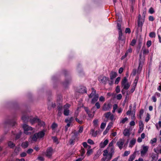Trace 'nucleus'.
<instances>
[{
    "label": "nucleus",
    "instance_id": "1",
    "mask_svg": "<svg viewBox=\"0 0 161 161\" xmlns=\"http://www.w3.org/2000/svg\"><path fill=\"white\" fill-rule=\"evenodd\" d=\"M145 21V19L142 18V16L139 14L138 16V19L137 20V29H139L140 31L142 32V26Z\"/></svg>",
    "mask_w": 161,
    "mask_h": 161
},
{
    "label": "nucleus",
    "instance_id": "2",
    "mask_svg": "<svg viewBox=\"0 0 161 161\" xmlns=\"http://www.w3.org/2000/svg\"><path fill=\"white\" fill-rule=\"evenodd\" d=\"M22 128L24 130V133L26 135L31 134V133L28 132L29 131L33 130V128L29 126L26 124H24L22 125Z\"/></svg>",
    "mask_w": 161,
    "mask_h": 161
},
{
    "label": "nucleus",
    "instance_id": "3",
    "mask_svg": "<svg viewBox=\"0 0 161 161\" xmlns=\"http://www.w3.org/2000/svg\"><path fill=\"white\" fill-rule=\"evenodd\" d=\"M30 121L31 123L32 124H33L35 123H38V125L41 126H42L43 125H45V123L44 122H42L39 119L36 118H33L32 119H30Z\"/></svg>",
    "mask_w": 161,
    "mask_h": 161
},
{
    "label": "nucleus",
    "instance_id": "4",
    "mask_svg": "<svg viewBox=\"0 0 161 161\" xmlns=\"http://www.w3.org/2000/svg\"><path fill=\"white\" fill-rule=\"evenodd\" d=\"M108 150H105L103 151V155L104 156H105V158H103L102 160L103 161H105L106 160L107 161H110L112 158H110V155L108 153Z\"/></svg>",
    "mask_w": 161,
    "mask_h": 161
},
{
    "label": "nucleus",
    "instance_id": "5",
    "mask_svg": "<svg viewBox=\"0 0 161 161\" xmlns=\"http://www.w3.org/2000/svg\"><path fill=\"white\" fill-rule=\"evenodd\" d=\"M143 58V59H140L139 60V64L137 70V74H138L140 73L143 65L144 64L145 59L144 57Z\"/></svg>",
    "mask_w": 161,
    "mask_h": 161
},
{
    "label": "nucleus",
    "instance_id": "6",
    "mask_svg": "<svg viewBox=\"0 0 161 161\" xmlns=\"http://www.w3.org/2000/svg\"><path fill=\"white\" fill-rule=\"evenodd\" d=\"M4 124L6 125H9L13 127L15 125L16 123L15 122V119L13 120L8 119L5 121Z\"/></svg>",
    "mask_w": 161,
    "mask_h": 161
},
{
    "label": "nucleus",
    "instance_id": "7",
    "mask_svg": "<svg viewBox=\"0 0 161 161\" xmlns=\"http://www.w3.org/2000/svg\"><path fill=\"white\" fill-rule=\"evenodd\" d=\"M100 83L104 85H106L107 81H109V79L106 76H103V77H100L98 79Z\"/></svg>",
    "mask_w": 161,
    "mask_h": 161
},
{
    "label": "nucleus",
    "instance_id": "8",
    "mask_svg": "<svg viewBox=\"0 0 161 161\" xmlns=\"http://www.w3.org/2000/svg\"><path fill=\"white\" fill-rule=\"evenodd\" d=\"M53 151V149L51 147H48L46 151V156L49 158H50L52 156Z\"/></svg>",
    "mask_w": 161,
    "mask_h": 161
},
{
    "label": "nucleus",
    "instance_id": "9",
    "mask_svg": "<svg viewBox=\"0 0 161 161\" xmlns=\"http://www.w3.org/2000/svg\"><path fill=\"white\" fill-rule=\"evenodd\" d=\"M106 150H108V153L110 155V158H112L114 153L115 149L114 147H108Z\"/></svg>",
    "mask_w": 161,
    "mask_h": 161
},
{
    "label": "nucleus",
    "instance_id": "10",
    "mask_svg": "<svg viewBox=\"0 0 161 161\" xmlns=\"http://www.w3.org/2000/svg\"><path fill=\"white\" fill-rule=\"evenodd\" d=\"M148 149V147L147 146H143L142 148L141 151V153L142 156L145 155L147 153Z\"/></svg>",
    "mask_w": 161,
    "mask_h": 161
},
{
    "label": "nucleus",
    "instance_id": "11",
    "mask_svg": "<svg viewBox=\"0 0 161 161\" xmlns=\"http://www.w3.org/2000/svg\"><path fill=\"white\" fill-rule=\"evenodd\" d=\"M45 130H43L42 131L36 133L37 134L38 139H40L43 137L45 135Z\"/></svg>",
    "mask_w": 161,
    "mask_h": 161
},
{
    "label": "nucleus",
    "instance_id": "12",
    "mask_svg": "<svg viewBox=\"0 0 161 161\" xmlns=\"http://www.w3.org/2000/svg\"><path fill=\"white\" fill-rule=\"evenodd\" d=\"M78 92L80 93L83 94L87 93V90L86 87L84 86L80 87L78 90Z\"/></svg>",
    "mask_w": 161,
    "mask_h": 161
},
{
    "label": "nucleus",
    "instance_id": "13",
    "mask_svg": "<svg viewBox=\"0 0 161 161\" xmlns=\"http://www.w3.org/2000/svg\"><path fill=\"white\" fill-rule=\"evenodd\" d=\"M111 108V104L108 103L107 104L105 103L104 104L103 107V110L104 111H107L110 109Z\"/></svg>",
    "mask_w": 161,
    "mask_h": 161
},
{
    "label": "nucleus",
    "instance_id": "14",
    "mask_svg": "<svg viewBox=\"0 0 161 161\" xmlns=\"http://www.w3.org/2000/svg\"><path fill=\"white\" fill-rule=\"evenodd\" d=\"M124 144V141L122 139H120L119 141L117 142L116 145L118 146L119 149L121 150Z\"/></svg>",
    "mask_w": 161,
    "mask_h": 161
},
{
    "label": "nucleus",
    "instance_id": "15",
    "mask_svg": "<svg viewBox=\"0 0 161 161\" xmlns=\"http://www.w3.org/2000/svg\"><path fill=\"white\" fill-rule=\"evenodd\" d=\"M139 124V129L138 130V133H140L142 132L143 130L144 124L141 121H140Z\"/></svg>",
    "mask_w": 161,
    "mask_h": 161
},
{
    "label": "nucleus",
    "instance_id": "16",
    "mask_svg": "<svg viewBox=\"0 0 161 161\" xmlns=\"http://www.w3.org/2000/svg\"><path fill=\"white\" fill-rule=\"evenodd\" d=\"M98 97L99 95L98 94L95 95L92 100L91 103L93 104L95 103L98 100Z\"/></svg>",
    "mask_w": 161,
    "mask_h": 161
},
{
    "label": "nucleus",
    "instance_id": "17",
    "mask_svg": "<svg viewBox=\"0 0 161 161\" xmlns=\"http://www.w3.org/2000/svg\"><path fill=\"white\" fill-rule=\"evenodd\" d=\"M7 144L8 147L10 148L13 149L15 147V144L11 141L7 142Z\"/></svg>",
    "mask_w": 161,
    "mask_h": 161
},
{
    "label": "nucleus",
    "instance_id": "18",
    "mask_svg": "<svg viewBox=\"0 0 161 161\" xmlns=\"http://www.w3.org/2000/svg\"><path fill=\"white\" fill-rule=\"evenodd\" d=\"M57 109L58 110L57 115L58 116H60L62 114L63 107L62 106H58L57 107Z\"/></svg>",
    "mask_w": 161,
    "mask_h": 161
},
{
    "label": "nucleus",
    "instance_id": "19",
    "mask_svg": "<svg viewBox=\"0 0 161 161\" xmlns=\"http://www.w3.org/2000/svg\"><path fill=\"white\" fill-rule=\"evenodd\" d=\"M117 73L115 72L111 71L110 73V79L111 80H113L117 76Z\"/></svg>",
    "mask_w": 161,
    "mask_h": 161
},
{
    "label": "nucleus",
    "instance_id": "20",
    "mask_svg": "<svg viewBox=\"0 0 161 161\" xmlns=\"http://www.w3.org/2000/svg\"><path fill=\"white\" fill-rule=\"evenodd\" d=\"M108 140L106 139L103 142H101L100 144V146L101 148H104L108 144Z\"/></svg>",
    "mask_w": 161,
    "mask_h": 161
},
{
    "label": "nucleus",
    "instance_id": "21",
    "mask_svg": "<svg viewBox=\"0 0 161 161\" xmlns=\"http://www.w3.org/2000/svg\"><path fill=\"white\" fill-rule=\"evenodd\" d=\"M31 138L32 139V140L35 142H36L37 139H38L37 134L36 133L34 134L32 136H31Z\"/></svg>",
    "mask_w": 161,
    "mask_h": 161
},
{
    "label": "nucleus",
    "instance_id": "22",
    "mask_svg": "<svg viewBox=\"0 0 161 161\" xmlns=\"http://www.w3.org/2000/svg\"><path fill=\"white\" fill-rule=\"evenodd\" d=\"M21 119L24 122L26 123L28 121L29 117L26 115H23L21 117Z\"/></svg>",
    "mask_w": 161,
    "mask_h": 161
},
{
    "label": "nucleus",
    "instance_id": "23",
    "mask_svg": "<svg viewBox=\"0 0 161 161\" xmlns=\"http://www.w3.org/2000/svg\"><path fill=\"white\" fill-rule=\"evenodd\" d=\"M123 134L125 136H129L130 135L129 130L128 129H125L124 131Z\"/></svg>",
    "mask_w": 161,
    "mask_h": 161
},
{
    "label": "nucleus",
    "instance_id": "24",
    "mask_svg": "<svg viewBox=\"0 0 161 161\" xmlns=\"http://www.w3.org/2000/svg\"><path fill=\"white\" fill-rule=\"evenodd\" d=\"M29 145V143L27 141L23 142L21 144V146L23 148H27Z\"/></svg>",
    "mask_w": 161,
    "mask_h": 161
},
{
    "label": "nucleus",
    "instance_id": "25",
    "mask_svg": "<svg viewBox=\"0 0 161 161\" xmlns=\"http://www.w3.org/2000/svg\"><path fill=\"white\" fill-rule=\"evenodd\" d=\"M136 142V139H133L132 140H131L130 142L129 147H132L134 145H135Z\"/></svg>",
    "mask_w": 161,
    "mask_h": 161
},
{
    "label": "nucleus",
    "instance_id": "26",
    "mask_svg": "<svg viewBox=\"0 0 161 161\" xmlns=\"http://www.w3.org/2000/svg\"><path fill=\"white\" fill-rule=\"evenodd\" d=\"M112 127V125L109 124L108 125L107 127L106 130L103 132V134L104 135H105L108 131L109 129L111 128Z\"/></svg>",
    "mask_w": 161,
    "mask_h": 161
},
{
    "label": "nucleus",
    "instance_id": "27",
    "mask_svg": "<svg viewBox=\"0 0 161 161\" xmlns=\"http://www.w3.org/2000/svg\"><path fill=\"white\" fill-rule=\"evenodd\" d=\"M119 37H118V40L119 41H122L123 40L122 39V37L123 36V33L122 32V31H119Z\"/></svg>",
    "mask_w": 161,
    "mask_h": 161
},
{
    "label": "nucleus",
    "instance_id": "28",
    "mask_svg": "<svg viewBox=\"0 0 161 161\" xmlns=\"http://www.w3.org/2000/svg\"><path fill=\"white\" fill-rule=\"evenodd\" d=\"M74 119V118L73 117H71L69 119H65V122L66 123H67L68 124H69L70 125V124L73 121Z\"/></svg>",
    "mask_w": 161,
    "mask_h": 161
},
{
    "label": "nucleus",
    "instance_id": "29",
    "mask_svg": "<svg viewBox=\"0 0 161 161\" xmlns=\"http://www.w3.org/2000/svg\"><path fill=\"white\" fill-rule=\"evenodd\" d=\"M130 85L128 83H127L126 84H125L124 85H122L121 87H123V89L125 90L128 89L130 87Z\"/></svg>",
    "mask_w": 161,
    "mask_h": 161
},
{
    "label": "nucleus",
    "instance_id": "30",
    "mask_svg": "<svg viewBox=\"0 0 161 161\" xmlns=\"http://www.w3.org/2000/svg\"><path fill=\"white\" fill-rule=\"evenodd\" d=\"M142 53L144 55H145L148 54L149 53V51L148 49H146L145 48L142 47Z\"/></svg>",
    "mask_w": 161,
    "mask_h": 161
},
{
    "label": "nucleus",
    "instance_id": "31",
    "mask_svg": "<svg viewBox=\"0 0 161 161\" xmlns=\"http://www.w3.org/2000/svg\"><path fill=\"white\" fill-rule=\"evenodd\" d=\"M91 132L92 133V135L93 136L96 137L98 134L99 131L97 130L95 131L94 130H92L91 131Z\"/></svg>",
    "mask_w": 161,
    "mask_h": 161
},
{
    "label": "nucleus",
    "instance_id": "32",
    "mask_svg": "<svg viewBox=\"0 0 161 161\" xmlns=\"http://www.w3.org/2000/svg\"><path fill=\"white\" fill-rule=\"evenodd\" d=\"M119 22L117 23V29L118 30V31H122L121 29V22H120V21H119Z\"/></svg>",
    "mask_w": 161,
    "mask_h": 161
},
{
    "label": "nucleus",
    "instance_id": "33",
    "mask_svg": "<svg viewBox=\"0 0 161 161\" xmlns=\"http://www.w3.org/2000/svg\"><path fill=\"white\" fill-rule=\"evenodd\" d=\"M71 79L67 80H65V81L63 83V85L65 87H66L69 84L70 82Z\"/></svg>",
    "mask_w": 161,
    "mask_h": 161
},
{
    "label": "nucleus",
    "instance_id": "34",
    "mask_svg": "<svg viewBox=\"0 0 161 161\" xmlns=\"http://www.w3.org/2000/svg\"><path fill=\"white\" fill-rule=\"evenodd\" d=\"M144 110L143 109H141L139 112V118L140 119H142V115L143 113H144Z\"/></svg>",
    "mask_w": 161,
    "mask_h": 161
},
{
    "label": "nucleus",
    "instance_id": "35",
    "mask_svg": "<svg viewBox=\"0 0 161 161\" xmlns=\"http://www.w3.org/2000/svg\"><path fill=\"white\" fill-rule=\"evenodd\" d=\"M127 83H128L127 81V79L126 77H125L122 79L121 81V86L124 85L125 84H126Z\"/></svg>",
    "mask_w": 161,
    "mask_h": 161
},
{
    "label": "nucleus",
    "instance_id": "36",
    "mask_svg": "<svg viewBox=\"0 0 161 161\" xmlns=\"http://www.w3.org/2000/svg\"><path fill=\"white\" fill-rule=\"evenodd\" d=\"M69 111L67 109L64 108V114L65 116H68L69 115Z\"/></svg>",
    "mask_w": 161,
    "mask_h": 161
},
{
    "label": "nucleus",
    "instance_id": "37",
    "mask_svg": "<svg viewBox=\"0 0 161 161\" xmlns=\"http://www.w3.org/2000/svg\"><path fill=\"white\" fill-rule=\"evenodd\" d=\"M58 126V124L55 123L53 122L51 125V128L53 130H54Z\"/></svg>",
    "mask_w": 161,
    "mask_h": 161
},
{
    "label": "nucleus",
    "instance_id": "38",
    "mask_svg": "<svg viewBox=\"0 0 161 161\" xmlns=\"http://www.w3.org/2000/svg\"><path fill=\"white\" fill-rule=\"evenodd\" d=\"M98 120L97 119H94L93 121L94 125L95 127H97L98 126Z\"/></svg>",
    "mask_w": 161,
    "mask_h": 161
},
{
    "label": "nucleus",
    "instance_id": "39",
    "mask_svg": "<svg viewBox=\"0 0 161 161\" xmlns=\"http://www.w3.org/2000/svg\"><path fill=\"white\" fill-rule=\"evenodd\" d=\"M77 136V134L76 132L73 133V134L71 136V139L75 140Z\"/></svg>",
    "mask_w": 161,
    "mask_h": 161
},
{
    "label": "nucleus",
    "instance_id": "40",
    "mask_svg": "<svg viewBox=\"0 0 161 161\" xmlns=\"http://www.w3.org/2000/svg\"><path fill=\"white\" fill-rule=\"evenodd\" d=\"M111 114L110 112H108L104 114V115L106 118L108 119L109 118Z\"/></svg>",
    "mask_w": 161,
    "mask_h": 161
},
{
    "label": "nucleus",
    "instance_id": "41",
    "mask_svg": "<svg viewBox=\"0 0 161 161\" xmlns=\"http://www.w3.org/2000/svg\"><path fill=\"white\" fill-rule=\"evenodd\" d=\"M80 155L81 156H83L85 153V149L84 148L82 147L80 150Z\"/></svg>",
    "mask_w": 161,
    "mask_h": 161
},
{
    "label": "nucleus",
    "instance_id": "42",
    "mask_svg": "<svg viewBox=\"0 0 161 161\" xmlns=\"http://www.w3.org/2000/svg\"><path fill=\"white\" fill-rule=\"evenodd\" d=\"M149 36L151 38H154L156 36L155 33L154 32H151L149 33Z\"/></svg>",
    "mask_w": 161,
    "mask_h": 161
},
{
    "label": "nucleus",
    "instance_id": "43",
    "mask_svg": "<svg viewBox=\"0 0 161 161\" xmlns=\"http://www.w3.org/2000/svg\"><path fill=\"white\" fill-rule=\"evenodd\" d=\"M135 155L134 154H132V155H131L129 159V161H133L134 158H135Z\"/></svg>",
    "mask_w": 161,
    "mask_h": 161
},
{
    "label": "nucleus",
    "instance_id": "44",
    "mask_svg": "<svg viewBox=\"0 0 161 161\" xmlns=\"http://www.w3.org/2000/svg\"><path fill=\"white\" fill-rule=\"evenodd\" d=\"M146 13V9L144 8L143 10V13L142 14V18L145 19Z\"/></svg>",
    "mask_w": 161,
    "mask_h": 161
},
{
    "label": "nucleus",
    "instance_id": "45",
    "mask_svg": "<svg viewBox=\"0 0 161 161\" xmlns=\"http://www.w3.org/2000/svg\"><path fill=\"white\" fill-rule=\"evenodd\" d=\"M82 145L83 146V147H85V148H87L88 147V148H90L91 147V146H88L87 143L86 142H83V143H82Z\"/></svg>",
    "mask_w": 161,
    "mask_h": 161
},
{
    "label": "nucleus",
    "instance_id": "46",
    "mask_svg": "<svg viewBox=\"0 0 161 161\" xmlns=\"http://www.w3.org/2000/svg\"><path fill=\"white\" fill-rule=\"evenodd\" d=\"M115 91L117 93H119L120 91V87L119 86H117L116 88Z\"/></svg>",
    "mask_w": 161,
    "mask_h": 161
},
{
    "label": "nucleus",
    "instance_id": "47",
    "mask_svg": "<svg viewBox=\"0 0 161 161\" xmlns=\"http://www.w3.org/2000/svg\"><path fill=\"white\" fill-rule=\"evenodd\" d=\"M21 133H18L16 134L15 136V139L16 140L19 139L21 137Z\"/></svg>",
    "mask_w": 161,
    "mask_h": 161
},
{
    "label": "nucleus",
    "instance_id": "48",
    "mask_svg": "<svg viewBox=\"0 0 161 161\" xmlns=\"http://www.w3.org/2000/svg\"><path fill=\"white\" fill-rule=\"evenodd\" d=\"M152 45V41H148L147 42V46L148 47H149Z\"/></svg>",
    "mask_w": 161,
    "mask_h": 161
},
{
    "label": "nucleus",
    "instance_id": "49",
    "mask_svg": "<svg viewBox=\"0 0 161 161\" xmlns=\"http://www.w3.org/2000/svg\"><path fill=\"white\" fill-rule=\"evenodd\" d=\"M128 120V119L127 117H126L125 118L123 119L121 121V123L122 124H124L125 122L127 121Z\"/></svg>",
    "mask_w": 161,
    "mask_h": 161
},
{
    "label": "nucleus",
    "instance_id": "50",
    "mask_svg": "<svg viewBox=\"0 0 161 161\" xmlns=\"http://www.w3.org/2000/svg\"><path fill=\"white\" fill-rule=\"evenodd\" d=\"M106 125V123H105L103 122L101 123V125L100 128L102 129H104Z\"/></svg>",
    "mask_w": 161,
    "mask_h": 161
},
{
    "label": "nucleus",
    "instance_id": "51",
    "mask_svg": "<svg viewBox=\"0 0 161 161\" xmlns=\"http://www.w3.org/2000/svg\"><path fill=\"white\" fill-rule=\"evenodd\" d=\"M120 80V77H118L116 79L115 81V84H118L119 82V81Z\"/></svg>",
    "mask_w": 161,
    "mask_h": 161
},
{
    "label": "nucleus",
    "instance_id": "52",
    "mask_svg": "<svg viewBox=\"0 0 161 161\" xmlns=\"http://www.w3.org/2000/svg\"><path fill=\"white\" fill-rule=\"evenodd\" d=\"M149 12L150 14H151L154 13V10L153 8L152 7L150 8L149 9Z\"/></svg>",
    "mask_w": 161,
    "mask_h": 161
},
{
    "label": "nucleus",
    "instance_id": "53",
    "mask_svg": "<svg viewBox=\"0 0 161 161\" xmlns=\"http://www.w3.org/2000/svg\"><path fill=\"white\" fill-rule=\"evenodd\" d=\"M130 151H125L124 153V154L123 155L124 156H127L128 155H129L130 153Z\"/></svg>",
    "mask_w": 161,
    "mask_h": 161
},
{
    "label": "nucleus",
    "instance_id": "54",
    "mask_svg": "<svg viewBox=\"0 0 161 161\" xmlns=\"http://www.w3.org/2000/svg\"><path fill=\"white\" fill-rule=\"evenodd\" d=\"M20 148L19 147H16L14 150V152L15 153H18L20 151Z\"/></svg>",
    "mask_w": 161,
    "mask_h": 161
},
{
    "label": "nucleus",
    "instance_id": "55",
    "mask_svg": "<svg viewBox=\"0 0 161 161\" xmlns=\"http://www.w3.org/2000/svg\"><path fill=\"white\" fill-rule=\"evenodd\" d=\"M95 106L96 107L97 109H99L100 107V105L99 103L98 102H97L95 104Z\"/></svg>",
    "mask_w": 161,
    "mask_h": 161
},
{
    "label": "nucleus",
    "instance_id": "56",
    "mask_svg": "<svg viewBox=\"0 0 161 161\" xmlns=\"http://www.w3.org/2000/svg\"><path fill=\"white\" fill-rule=\"evenodd\" d=\"M136 42V41L135 39H133L131 43V45L132 46L135 45Z\"/></svg>",
    "mask_w": 161,
    "mask_h": 161
},
{
    "label": "nucleus",
    "instance_id": "57",
    "mask_svg": "<svg viewBox=\"0 0 161 161\" xmlns=\"http://www.w3.org/2000/svg\"><path fill=\"white\" fill-rule=\"evenodd\" d=\"M37 159L39 161H44V158L41 156H39Z\"/></svg>",
    "mask_w": 161,
    "mask_h": 161
},
{
    "label": "nucleus",
    "instance_id": "58",
    "mask_svg": "<svg viewBox=\"0 0 161 161\" xmlns=\"http://www.w3.org/2000/svg\"><path fill=\"white\" fill-rule=\"evenodd\" d=\"M26 153L25 152H23L20 154V156L21 157H25L26 156Z\"/></svg>",
    "mask_w": 161,
    "mask_h": 161
},
{
    "label": "nucleus",
    "instance_id": "59",
    "mask_svg": "<svg viewBox=\"0 0 161 161\" xmlns=\"http://www.w3.org/2000/svg\"><path fill=\"white\" fill-rule=\"evenodd\" d=\"M87 142L91 145H92L94 144L93 141L91 139H88V140Z\"/></svg>",
    "mask_w": 161,
    "mask_h": 161
},
{
    "label": "nucleus",
    "instance_id": "60",
    "mask_svg": "<svg viewBox=\"0 0 161 161\" xmlns=\"http://www.w3.org/2000/svg\"><path fill=\"white\" fill-rule=\"evenodd\" d=\"M150 116L148 114H147V117L145 119V121L146 122H148L149 120L150 119Z\"/></svg>",
    "mask_w": 161,
    "mask_h": 161
},
{
    "label": "nucleus",
    "instance_id": "61",
    "mask_svg": "<svg viewBox=\"0 0 161 161\" xmlns=\"http://www.w3.org/2000/svg\"><path fill=\"white\" fill-rule=\"evenodd\" d=\"M125 32L126 33H128L129 34H130L131 32V31L130 29V28H126L125 30Z\"/></svg>",
    "mask_w": 161,
    "mask_h": 161
},
{
    "label": "nucleus",
    "instance_id": "62",
    "mask_svg": "<svg viewBox=\"0 0 161 161\" xmlns=\"http://www.w3.org/2000/svg\"><path fill=\"white\" fill-rule=\"evenodd\" d=\"M122 97V96L121 94H118L116 97V98L117 99L119 100H120Z\"/></svg>",
    "mask_w": 161,
    "mask_h": 161
},
{
    "label": "nucleus",
    "instance_id": "63",
    "mask_svg": "<svg viewBox=\"0 0 161 161\" xmlns=\"http://www.w3.org/2000/svg\"><path fill=\"white\" fill-rule=\"evenodd\" d=\"M84 108L85 111L86 112V113L87 114L88 113H90V110L87 107H84Z\"/></svg>",
    "mask_w": 161,
    "mask_h": 161
},
{
    "label": "nucleus",
    "instance_id": "64",
    "mask_svg": "<svg viewBox=\"0 0 161 161\" xmlns=\"http://www.w3.org/2000/svg\"><path fill=\"white\" fill-rule=\"evenodd\" d=\"M33 150L31 148H30L28 149L27 151V153L28 154H31L33 152Z\"/></svg>",
    "mask_w": 161,
    "mask_h": 161
}]
</instances>
